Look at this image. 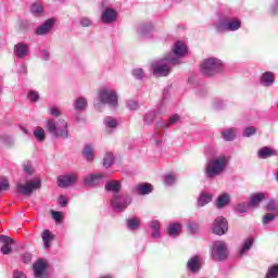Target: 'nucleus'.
Masks as SVG:
<instances>
[{
    "label": "nucleus",
    "mask_w": 278,
    "mask_h": 278,
    "mask_svg": "<svg viewBox=\"0 0 278 278\" xmlns=\"http://www.w3.org/2000/svg\"><path fill=\"white\" fill-rule=\"evenodd\" d=\"M212 202V195L207 194V193H202L198 200V205H200V207H203L205 205H207V203Z\"/></svg>",
    "instance_id": "nucleus-31"
},
{
    "label": "nucleus",
    "mask_w": 278,
    "mask_h": 278,
    "mask_svg": "<svg viewBox=\"0 0 278 278\" xmlns=\"http://www.w3.org/2000/svg\"><path fill=\"white\" fill-rule=\"evenodd\" d=\"M128 109L129 110H137L138 109V102L134 101V100H130L128 102Z\"/></svg>",
    "instance_id": "nucleus-55"
},
{
    "label": "nucleus",
    "mask_w": 278,
    "mask_h": 278,
    "mask_svg": "<svg viewBox=\"0 0 278 278\" xmlns=\"http://www.w3.org/2000/svg\"><path fill=\"white\" fill-rule=\"evenodd\" d=\"M227 203H229V194L224 193L218 197L216 206L218 207V210H220V208L225 207V205H227Z\"/></svg>",
    "instance_id": "nucleus-28"
},
{
    "label": "nucleus",
    "mask_w": 278,
    "mask_h": 278,
    "mask_svg": "<svg viewBox=\"0 0 278 278\" xmlns=\"http://www.w3.org/2000/svg\"><path fill=\"white\" fill-rule=\"evenodd\" d=\"M52 218H54V220H56V222L62 220V213H60L58 211H52Z\"/></svg>",
    "instance_id": "nucleus-48"
},
{
    "label": "nucleus",
    "mask_w": 278,
    "mask_h": 278,
    "mask_svg": "<svg viewBox=\"0 0 278 278\" xmlns=\"http://www.w3.org/2000/svg\"><path fill=\"white\" fill-rule=\"evenodd\" d=\"M34 136L38 142H43L45 138H47V134L45 132V129L37 127L34 130Z\"/></svg>",
    "instance_id": "nucleus-32"
},
{
    "label": "nucleus",
    "mask_w": 278,
    "mask_h": 278,
    "mask_svg": "<svg viewBox=\"0 0 278 278\" xmlns=\"http://www.w3.org/2000/svg\"><path fill=\"white\" fill-rule=\"evenodd\" d=\"M22 262H24V264H30L31 263V254H23V258Z\"/></svg>",
    "instance_id": "nucleus-49"
},
{
    "label": "nucleus",
    "mask_w": 278,
    "mask_h": 278,
    "mask_svg": "<svg viewBox=\"0 0 278 278\" xmlns=\"http://www.w3.org/2000/svg\"><path fill=\"white\" fill-rule=\"evenodd\" d=\"M24 172H25L27 175H34V167H31V165H29V164L24 165Z\"/></svg>",
    "instance_id": "nucleus-50"
},
{
    "label": "nucleus",
    "mask_w": 278,
    "mask_h": 278,
    "mask_svg": "<svg viewBox=\"0 0 278 278\" xmlns=\"http://www.w3.org/2000/svg\"><path fill=\"white\" fill-rule=\"evenodd\" d=\"M275 155H277V151L268 147H264L258 151V157L261 160H267V157H273Z\"/></svg>",
    "instance_id": "nucleus-22"
},
{
    "label": "nucleus",
    "mask_w": 278,
    "mask_h": 278,
    "mask_svg": "<svg viewBox=\"0 0 278 278\" xmlns=\"http://www.w3.org/2000/svg\"><path fill=\"white\" fill-rule=\"evenodd\" d=\"M229 226L227 224V219L224 217H217L213 223V233L216 236H225Z\"/></svg>",
    "instance_id": "nucleus-9"
},
{
    "label": "nucleus",
    "mask_w": 278,
    "mask_h": 278,
    "mask_svg": "<svg viewBox=\"0 0 278 278\" xmlns=\"http://www.w3.org/2000/svg\"><path fill=\"white\" fill-rule=\"evenodd\" d=\"M46 129L55 138H68V123L65 119H59L56 123L53 119H48Z\"/></svg>",
    "instance_id": "nucleus-2"
},
{
    "label": "nucleus",
    "mask_w": 278,
    "mask_h": 278,
    "mask_svg": "<svg viewBox=\"0 0 278 278\" xmlns=\"http://www.w3.org/2000/svg\"><path fill=\"white\" fill-rule=\"evenodd\" d=\"M58 203L61 207H66V203H68V198H66L65 195H61L58 199Z\"/></svg>",
    "instance_id": "nucleus-44"
},
{
    "label": "nucleus",
    "mask_w": 278,
    "mask_h": 278,
    "mask_svg": "<svg viewBox=\"0 0 278 278\" xmlns=\"http://www.w3.org/2000/svg\"><path fill=\"white\" fill-rule=\"evenodd\" d=\"M251 247H253V239L249 238L245 240L243 247L239 251V255H244V253H247V251H249L251 249Z\"/></svg>",
    "instance_id": "nucleus-33"
},
{
    "label": "nucleus",
    "mask_w": 278,
    "mask_h": 278,
    "mask_svg": "<svg viewBox=\"0 0 278 278\" xmlns=\"http://www.w3.org/2000/svg\"><path fill=\"white\" fill-rule=\"evenodd\" d=\"M167 233L168 236H172V238H176V236H179V233H181V224H169L167 228Z\"/></svg>",
    "instance_id": "nucleus-24"
},
{
    "label": "nucleus",
    "mask_w": 278,
    "mask_h": 278,
    "mask_svg": "<svg viewBox=\"0 0 278 278\" xmlns=\"http://www.w3.org/2000/svg\"><path fill=\"white\" fill-rule=\"evenodd\" d=\"M41 238L45 249H51V243L55 240V236L50 230H45Z\"/></svg>",
    "instance_id": "nucleus-20"
},
{
    "label": "nucleus",
    "mask_w": 278,
    "mask_h": 278,
    "mask_svg": "<svg viewBox=\"0 0 278 278\" xmlns=\"http://www.w3.org/2000/svg\"><path fill=\"white\" fill-rule=\"evenodd\" d=\"M42 181L40 179L28 180L24 185L18 184L16 186L17 194H23V197H31V192L35 190H40Z\"/></svg>",
    "instance_id": "nucleus-4"
},
{
    "label": "nucleus",
    "mask_w": 278,
    "mask_h": 278,
    "mask_svg": "<svg viewBox=\"0 0 278 278\" xmlns=\"http://www.w3.org/2000/svg\"><path fill=\"white\" fill-rule=\"evenodd\" d=\"M86 99L85 98H79L75 102V110H86Z\"/></svg>",
    "instance_id": "nucleus-38"
},
{
    "label": "nucleus",
    "mask_w": 278,
    "mask_h": 278,
    "mask_svg": "<svg viewBox=\"0 0 278 278\" xmlns=\"http://www.w3.org/2000/svg\"><path fill=\"white\" fill-rule=\"evenodd\" d=\"M102 23H114V21H116V11L112 8H109L106 10L103 11L102 13Z\"/></svg>",
    "instance_id": "nucleus-18"
},
{
    "label": "nucleus",
    "mask_w": 278,
    "mask_h": 278,
    "mask_svg": "<svg viewBox=\"0 0 278 278\" xmlns=\"http://www.w3.org/2000/svg\"><path fill=\"white\" fill-rule=\"evenodd\" d=\"M114 164V154L112 152H106L103 157V166L104 168H110Z\"/></svg>",
    "instance_id": "nucleus-30"
},
{
    "label": "nucleus",
    "mask_w": 278,
    "mask_h": 278,
    "mask_svg": "<svg viewBox=\"0 0 278 278\" xmlns=\"http://www.w3.org/2000/svg\"><path fill=\"white\" fill-rule=\"evenodd\" d=\"M271 8H273V14H277V12H278V1L277 0H274L271 2Z\"/></svg>",
    "instance_id": "nucleus-56"
},
{
    "label": "nucleus",
    "mask_w": 278,
    "mask_h": 278,
    "mask_svg": "<svg viewBox=\"0 0 278 278\" xmlns=\"http://www.w3.org/2000/svg\"><path fill=\"white\" fill-rule=\"evenodd\" d=\"M111 205L116 212H123V210L127 208L128 203L127 201H121V194L115 193L111 201Z\"/></svg>",
    "instance_id": "nucleus-13"
},
{
    "label": "nucleus",
    "mask_w": 278,
    "mask_h": 278,
    "mask_svg": "<svg viewBox=\"0 0 278 278\" xmlns=\"http://www.w3.org/2000/svg\"><path fill=\"white\" fill-rule=\"evenodd\" d=\"M150 227H151L152 231L160 230V228H161L160 222L153 220V222L151 223V226H150Z\"/></svg>",
    "instance_id": "nucleus-53"
},
{
    "label": "nucleus",
    "mask_w": 278,
    "mask_h": 278,
    "mask_svg": "<svg viewBox=\"0 0 278 278\" xmlns=\"http://www.w3.org/2000/svg\"><path fill=\"white\" fill-rule=\"evenodd\" d=\"M257 129L255 127H248L243 130L244 138H251V136H255Z\"/></svg>",
    "instance_id": "nucleus-39"
},
{
    "label": "nucleus",
    "mask_w": 278,
    "mask_h": 278,
    "mask_svg": "<svg viewBox=\"0 0 278 278\" xmlns=\"http://www.w3.org/2000/svg\"><path fill=\"white\" fill-rule=\"evenodd\" d=\"M33 270L36 278H42L47 270V263L42 260L37 261L33 265Z\"/></svg>",
    "instance_id": "nucleus-14"
},
{
    "label": "nucleus",
    "mask_w": 278,
    "mask_h": 278,
    "mask_svg": "<svg viewBox=\"0 0 278 278\" xmlns=\"http://www.w3.org/2000/svg\"><path fill=\"white\" fill-rule=\"evenodd\" d=\"M180 116L179 115H173V116H170L169 117V125H175V123H179V121H180Z\"/></svg>",
    "instance_id": "nucleus-46"
},
{
    "label": "nucleus",
    "mask_w": 278,
    "mask_h": 278,
    "mask_svg": "<svg viewBox=\"0 0 278 278\" xmlns=\"http://www.w3.org/2000/svg\"><path fill=\"white\" fill-rule=\"evenodd\" d=\"M223 71V62L218 59H206L200 65V72L206 77H212Z\"/></svg>",
    "instance_id": "nucleus-3"
},
{
    "label": "nucleus",
    "mask_w": 278,
    "mask_h": 278,
    "mask_svg": "<svg viewBox=\"0 0 278 278\" xmlns=\"http://www.w3.org/2000/svg\"><path fill=\"white\" fill-rule=\"evenodd\" d=\"M187 268L190 270V273H197L201 269V257L199 255H195L191 257L187 263Z\"/></svg>",
    "instance_id": "nucleus-17"
},
{
    "label": "nucleus",
    "mask_w": 278,
    "mask_h": 278,
    "mask_svg": "<svg viewBox=\"0 0 278 278\" xmlns=\"http://www.w3.org/2000/svg\"><path fill=\"white\" fill-rule=\"evenodd\" d=\"M105 190L108 192H121V182L118 180H109L105 185Z\"/></svg>",
    "instance_id": "nucleus-23"
},
{
    "label": "nucleus",
    "mask_w": 278,
    "mask_h": 278,
    "mask_svg": "<svg viewBox=\"0 0 278 278\" xmlns=\"http://www.w3.org/2000/svg\"><path fill=\"white\" fill-rule=\"evenodd\" d=\"M241 25L242 24L238 18L223 20L217 23L216 29L217 31H238Z\"/></svg>",
    "instance_id": "nucleus-6"
},
{
    "label": "nucleus",
    "mask_w": 278,
    "mask_h": 278,
    "mask_svg": "<svg viewBox=\"0 0 278 278\" xmlns=\"http://www.w3.org/2000/svg\"><path fill=\"white\" fill-rule=\"evenodd\" d=\"M135 190H137V194H151L153 192V185L149 182L140 184L135 187Z\"/></svg>",
    "instance_id": "nucleus-19"
},
{
    "label": "nucleus",
    "mask_w": 278,
    "mask_h": 278,
    "mask_svg": "<svg viewBox=\"0 0 278 278\" xmlns=\"http://www.w3.org/2000/svg\"><path fill=\"white\" fill-rule=\"evenodd\" d=\"M132 75L137 79H142V75H144V71L142 68H136L132 71Z\"/></svg>",
    "instance_id": "nucleus-42"
},
{
    "label": "nucleus",
    "mask_w": 278,
    "mask_h": 278,
    "mask_svg": "<svg viewBox=\"0 0 278 278\" xmlns=\"http://www.w3.org/2000/svg\"><path fill=\"white\" fill-rule=\"evenodd\" d=\"M104 178L105 175L103 174H89L84 178V184L85 186L92 188L94 186H99Z\"/></svg>",
    "instance_id": "nucleus-10"
},
{
    "label": "nucleus",
    "mask_w": 278,
    "mask_h": 278,
    "mask_svg": "<svg viewBox=\"0 0 278 278\" xmlns=\"http://www.w3.org/2000/svg\"><path fill=\"white\" fill-rule=\"evenodd\" d=\"M10 190V181L7 180L5 177L0 178V192H5Z\"/></svg>",
    "instance_id": "nucleus-37"
},
{
    "label": "nucleus",
    "mask_w": 278,
    "mask_h": 278,
    "mask_svg": "<svg viewBox=\"0 0 278 278\" xmlns=\"http://www.w3.org/2000/svg\"><path fill=\"white\" fill-rule=\"evenodd\" d=\"M165 184H167V186H170V185L175 184V176H173V175H167V176L165 177Z\"/></svg>",
    "instance_id": "nucleus-47"
},
{
    "label": "nucleus",
    "mask_w": 278,
    "mask_h": 278,
    "mask_svg": "<svg viewBox=\"0 0 278 278\" xmlns=\"http://www.w3.org/2000/svg\"><path fill=\"white\" fill-rule=\"evenodd\" d=\"M261 81L264 84V86H270L271 84H275V74H273V72H265L261 76Z\"/></svg>",
    "instance_id": "nucleus-26"
},
{
    "label": "nucleus",
    "mask_w": 278,
    "mask_h": 278,
    "mask_svg": "<svg viewBox=\"0 0 278 278\" xmlns=\"http://www.w3.org/2000/svg\"><path fill=\"white\" fill-rule=\"evenodd\" d=\"M264 199H266L265 193H253L250 197V202L248 203V207H253L254 210H256V207H260V203H262Z\"/></svg>",
    "instance_id": "nucleus-16"
},
{
    "label": "nucleus",
    "mask_w": 278,
    "mask_h": 278,
    "mask_svg": "<svg viewBox=\"0 0 278 278\" xmlns=\"http://www.w3.org/2000/svg\"><path fill=\"white\" fill-rule=\"evenodd\" d=\"M99 100L101 103H108L111 108H116L118 105V96L115 91L103 89L99 92Z\"/></svg>",
    "instance_id": "nucleus-7"
},
{
    "label": "nucleus",
    "mask_w": 278,
    "mask_h": 278,
    "mask_svg": "<svg viewBox=\"0 0 278 278\" xmlns=\"http://www.w3.org/2000/svg\"><path fill=\"white\" fill-rule=\"evenodd\" d=\"M222 136L226 142H229L236 138V130L233 128H230L228 130L222 131Z\"/></svg>",
    "instance_id": "nucleus-29"
},
{
    "label": "nucleus",
    "mask_w": 278,
    "mask_h": 278,
    "mask_svg": "<svg viewBox=\"0 0 278 278\" xmlns=\"http://www.w3.org/2000/svg\"><path fill=\"white\" fill-rule=\"evenodd\" d=\"M105 125L106 127L114 129L117 127L118 123L116 122V119H106Z\"/></svg>",
    "instance_id": "nucleus-45"
},
{
    "label": "nucleus",
    "mask_w": 278,
    "mask_h": 278,
    "mask_svg": "<svg viewBox=\"0 0 278 278\" xmlns=\"http://www.w3.org/2000/svg\"><path fill=\"white\" fill-rule=\"evenodd\" d=\"M168 60V62H172L173 64H179V61H177V60H170V59H167Z\"/></svg>",
    "instance_id": "nucleus-59"
},
{
    "label": "nucleus",
    "mask_w": 278,
    "mask_h": 278,
    "mask_svg": "<svg viewBox=\"0 0 278 278\" xmlns=\"http://www.w3.org/2000/svg\"><path fill=\"white\" fill-rule=\"evenodd\" d=\"M212 255L215 262H225L229 257V249L225 241H216L212 247Z\"/></svg>",
    "instance_id": "nucleus-5"
},
{
    "label": "nucleus",
    "mask_w": 278,
    "mask_h": 278,
    "mask_svg": "<svg viewBox=\"0 0 278 278\" xmlns=\"http://www.w3.org/2000/svg\"><path fill=\"white\" fill-rule=\"evenodd\" d=\"M128 229L134 231L135 229H138L140 227V222L137 218H130L127 219Z\"/></svg>",
    "instance_id": "nucleus-34"
},
{
    "label": "nucleus",
    "mask_w": 278,
    "mask_h": 278,
    "mask_svg": "<svg viewBox=\"0 0 278 278\" xmlns=\"http://www.w3.org/2000/svg\"><path fill=\"white\" fill-rule=\"evenodd\" d=\"M13 278H27V276H25L23 271H14Z\"/></svg>",
    "instance_id": "nucleus-57"
},
{
    "label": "nucleus",
    "mask_w": 278,
    "mask_h": 278,
    "mask_svg": "<svg viewBox=\"0 0 278 278\" xmlns=\"http://www.w3.org/2000/svg\"><path fill=\"white\" fill-rule=\"evenodd\" d=\"M151 237L152 238H160V230H152Z\"/></svg>",
    "instance_id": "nucleus-58"
},
{
    "label": "nucleus",
    "mask_w": 278,
    "mask_h": 278,
    "mask_svg": "<svg viewBox=\"0 0 278 278\" xmlns=\"http://www.w3.org/2000/svg\"><path fill=\"white\" fill-rule=\"evenodd\" d=\"M161 127H168V124H163L161 125Z\"/></svg>",
    "instance_id": "nucleus-61"
},
{
    "label": "nucleus",
    "mask_w": 278,
    "mask_h": 278,
    "mask_svg": "<svg viewBox=\"0 0 278 278\" xmlns=\"http://www.w3.org/2000/svg\"><path fill=\"white\" fill-rule=\"evenodd\" d=\"M154 75L156 77H167V75H170V67L168 65H156L154 66Z\"/></svg>",
    "instance_id": "nucleus-21"
},
{
    "label": "nucleus",
    "mask_w": 278,
    "mask_h": 278,
    "mask_svg": "<svg viewBox=\"0 0 278 278\" xmlns=\"http://www.w3.org/2000/svg\"><path fill=\"white\" fill-rule=\"evenodd\" d=\"M28 99L30 101H33L34 103H36V101H38L40 99V96L38 94L37 91H29L28 92Z\"/></svg>",
    "instance_id": "nucleus-41"
},
{
    "label": "nucleus",
    "mask_w": 278,
    "mask_h": 278,
    "mask_svg": "<svg viewBox=\"0 0 278 278\" xmlns=\"http://www.w3.org/2000/svg\"><path fill=\"white\" fill-rule=\"evenodd\" d=\"M0 242L3 244L1 253L3 255H10V253H12V244H14V240L5 235H0Z\"/></svg>",
    "instance_id": "nucleus-11"
},
{
    "label": "nucleus",
    "mask_w": 278,
    "mask_h": 278,
    "mask_svg": "<svg viewBox=\"0 0 278 278\" xmlns=\"http://www.w3.org/2000/svg\"><path fill=\"white\" fill-rule=\"evenodd\" d=\"M227 164H229V161L225 155H220L216 159L208 161V165L206 167V177L208 179L218 177V175H222V173H225V168H227Z\"/></svg>",
    "instance_id": "nucleus-1"
},
{
    "label": "nucleus",
    "mask_w": 278,
    "mask_h": 278,
    "mask_svg": "<svg viewBox=\"0 0 278 278\" xmlns=\"http://www.w3.org/2000/svg\"><path fill=\"white\" fill-rule=\"evenodd\" d=\"M54 23H55V20H53V18L47 20L42 25H40L35 30V34L37 36H45L46 34H49L51 31V27H53Z\"/></svg>",
    "instance_id": "nucleus-12"
},
{
    "label": "nucleus",
    "mask_w": 278,
    "mask_h": 278,
    "mask_svg": "<svg viewBox=\"0 0 278 278\" xmlns=\"http://www.w3.org/2000/svg\"><path fill=\"white\" fill-rule=\"evenodd\" d=\"M30 12L35 14V16H40V14L43 12L42 5L34 3L30 8Z\"/></svg>",
    "instance_id": "nucleus-35"
},
{
    "label": "nucleus",
    "mask_w": 278,
    "mask_h": 278,
    "mask_svg": "<svg viewBox=\"0 0 278 278\" xmlns=\"http://www.w3.org/2000/svg\"><path fill=\"white\" fill-rule=\"evenodd\" d=\"M78 176L77 174H65L58 177L59 188H68L77 184Z\"/></svg>",
    "instance_id": "nucleus-8"
},
{
    "label": "nucleus",
    "mask_w": 278,
    "mask_h": 278,
    "mask_svg": "<svg viewBox=\"0 0 278 278\" xmlns=\"http://www.w3.org/2000/svg\"><path fill=\"white\" fill-rule=\"evenodd\" d=\"M83 155L87 162H94V150L91 146H85V149L83 150Z\"/></svg>",
    "instance_id": "nucleus-27"
},
{
    "label": "nucleus",
    "mask_w": 278,
    "mask_h": 278,
    "mask_svg": "<svg viewBox=\"0 0 278 278\" xmlns=\"http://www.w3.org/2000/svg\"><path fill=\"white\" fill-rule=\"evenodd\" d=\"M236 210H237V212H239V214H244L247 212V205L238 204Z\"/></svg>",
    "instance_id": "nucleus-51"
},
{
    "label": "nucleus",
    "mask_w": 278,
    "mask_h": 278,
    "mask_svg": "<svg viewBox=\"0 0 278 278\" xmlns=\"http://www.w3.org/2000/svg\"><path fill=\"white\" fill-rule=\"evenodd\" d=\"M278 276V265H274L268 268L266 277L267 278H277Z\"/></svg>",
    "instance_id": "nucleus-36"
},
{
    "label": "nucleus",
    "mask_w": 278,
    "mask_h": 278,
    "mask_svg": "<svg viewBox=\"0 0 278 278\" xmlns=\"http://www.w3.org/2000/svg\"><path fill=\"white\" fill-rule=\"evenodd\" d=\"M50 114L58 118L59 116H61L62 113H60V110L58 108H52L50 109Z\"/></svg>",
    "instance_id": "nucleus-52"
},
{
    "label": "nucleus",
    "mask_w": 278,
    "mask_h": 278,
    "mask_svg": "<svg viewBox=\"0 0 278 278\" xmlns=\"http://www.w3.org/2000/svg\"><path fill=\"white\" fill-rule=\"evenodd\" d=\"M174 55H177V58H181L182 55H186V43L178 41L175 43L173 48Z\"/></svg>",
    "instance_id": "nucleus-25"
},
{
    "label": "nucleus",
    "mask_w": 278,
    "mask_h": 278,
    "mask_svg": "<svg viewBox=\"0 0 278 278\" xmlns=\"http://www.w3.org/2000/svg\"><path fill=\"white\" fill-rule=\"evenodd\" d=\"M14 53L16 58L23 59L27 58V54L29 53V46L20 42L14 46Z\"/></svg>",
    "instance_id": "nucleus-15"
},
{
    "label": "nucleus",
    "mask_w": 278,
    "mask_h": 278,
    "mask_svg": "<svg viewBox=\"0 0 278 278\" xmlns=\"http://www.w3.org/2000/svg\"><path fill=\"white\" fill-rule=\"evenodd\" d=\"M275 218H276V215H275V214L268 213V214L264 215V217H263V223H264V224L270 223V222L275 220Z\"/></svg>",
    "instance_id": "nucleus-43"
},
{
    "label": "nucleus",
    "mask_w": 278,
    "mask_h": 278,
    "mask_svg": "<svg viewBox=\"0 0 278 278\" xmlns=\"http://www.w3.org/2000/svg\"><path fill=\"white\" fill-rule=\"evenodd\" d=\"M80 25H81L83 27H90V20H88V17H83V18L80 20Z\"/></svg>",
    "instance_id": "nucleus-54"
},
{
    "label": "nucleus",
    "mask_w": 278,
    "mask_h": 278,
    "mask_svg": "<svg viewBox=\"0 0 278 278\" xmlns=\"http://www.w3.org/2000/svg\"><path fill=\"white\" fill-rule=\"evenodd\" d=\"M267 212H278V202L271 200L267 204Z\"/></svg>",
    "instance_id": "nucleus-40"
},
{
    "label": "nucleus",
    "mask_w": 278,
    "mask_h": 278,
    "mask_svg": "<svg viewBox=\"0 0 278 278\" xmlns=\"http://www.w3.org/2000/svg\"><path fill=\"white\" fill-rule=\"evenodd\" d=\"M100 278H112V276H101Z\"/></svg>",
    "instance_id": "nucleus-60"
}]
</instances>
